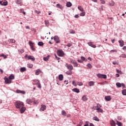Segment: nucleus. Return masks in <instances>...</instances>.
Here are the masks:
<instances>
[{
    "label": "nucleus",
    "mask_w": 126,
    "mask_h": 126,
    "mask_svg": "<svg viewBox=\"0 0 126 126\" xmlns=\"http://www.w3.org/2000/svg\"><path fill=\"white\" fill-rule=\"evenodd\" d=\"M15 106L18 109H20L21 108H22V107H24V103L21 101H16Z\"/></svg>",
    "instance_id": "f257e3e1"
},
{
    "label": "nucleus",
    "mask_w": 126,
    "mask_h": 126,
    "mask_svg": "<svg viewBox=\"0 0 126 126\" xmlns=\"http://www.w3.org/2000/svg\"><path fill=\"white\" fill-rule=\"evenodd\" d=\"M57 53L59 57H63L64 56V53H63V51L62 49L58 50L57 51Z\"/></svg>",
    "instance_id": "f03ea898"
},
{
    "label": "nucleus",
    "mask_w": 126,
    "mask_h": 126,
    "mask_svg": "<svg viewBox=\"0 0 126 126\" xmlns=\"http://www.w3.org/2000/svg\"><path fill=\"white\" fill-rule=\"evenodd\" d=\"M97 76L98 77V78H100L101 79H106V78H107V75L106 74L98 73L97 74Z\"/></svg>",
    "instance_id": "7ed1b4c3"
},
{
    "label": "nucleus",
    "mask_w": 126,
    "mask_h": 126,
    "mask_svg": "<svg viewBox=\"0 0 126 126\" xmlns=\"http://www.w3.org/2000/svg\"><path fill=\"white\" fill-rule=\"evenodd\" d=\"M54 40L55 41L56 44H59V43H61V40H60V38L58 35H56L54 37Z\"/></svg>",
    "instance_id": "20e7f679"
},
{
    "label": "nucleus",
    "mask_w": 126,
    "mask_h": 126,
    "mask_svg": "<svg viewBox=\"0 0 126 126\" xmlns=\"http://www.w3.org/2000/svg\"><path fill=\"white\" fill-rule=\"evenodd\" d=\"M65 66L67 67L68 69H69L70 70H72L73 69V66L71 64H68L67 63H66L65 64Z\"/></svg>",
    "instance_id": "39448f33"
},
{
    "label": "nucleus",
    "mask_w": 126,
    "mask_h": 126,
    "mask_svg": "<svg viewBox=\"0 0 126 126\" xmlns=\"http://www.w3.org/2000/svg\"><path fill=\"white\" fill-rule=\"evenodd\" d=\"M5 84H10L11 83V80H10L8 78H4Z\"/></svg>",
    "instance_id": "423d86ee"
},
{
    "label": "nucleus",
    "mask_w": 126,
    "mask_h": 126,
    "mask_svg": "<svg viewBox=\"0 0 126 126\" xmlns=\"http://www.w3.org/2000/svg\"><path fill=\"white\" fill-rule=\"evenodd\" d=\"M29 45H30L32 51H35V50H36V49L35 48H34V46H33V45H34V43H33L31 41H29Z\"/></svg>",
    "instance_id": "0eeeda50"
},
{
    "label": "nucleus",
    "mask_w": 126,
    "mask_h": 126,
    "mask_svg": "<svg viewBox=\"0 0 126 126\" xmlns=\"http://www.w3.org/2000/svg\"><path fill=\"white\" fill-rule=\"evenodd\" d=\"M116 86H117V87H118V88L122 87V86H123V88H125V87H126V85H124V83L121 84L120 83H117Z\"/></svg>",
    "instance_id": "6e6552de"
},
{
    "label": "nucleus",
    "mask_w": 126,
    "mask_h": 126,
    "mask_svg": "<svg viewBox=\"0 0 126 126\" xmlns=\"http://www.w3.org/2000/svg\"><path fill=\"white\" fill-rule=\"evenodd\" d=\"M41 107L39 109L40 112H44V111L47 109V106H46V105H41Z\"/></svg>",
    "instance_id": "1a4fd4ad"
},
{
    "label": "nucleus",
    "mask_w": 126,
    "mask_h": 126,
    "mask_svg": "<svg viewBox=\"0 0 126 126\" xmlns=\"http://www.w3.org/2000/svg\"><path fill=\"white\" fill-rule=\"evenodd\" d=\"M119 44H120V47H124L125 46V42L123 40H120L118 41Z\"/></svg>",
    "instance_id": "9d476101"
},
{
    "label": "nucleus",
    "mask_w": 126,
    "mask_h": 126,
    "mask_svg": "<svg viewBox=\"0 0 126 126\" xmlns=\"http://www.w3.org/2000/svg\"><path fill=\"white\" fill-rule=\"evenodd\" d=\"M28 60H31V61H32V62H34L35 61V58H34V56H31L29 55L28 57Z\"/></svg>",
    "instance_id": "9b49d317"
},
{
    "label": "nucleus",
    "mask_w": 126,
    "mask_h": 126,
    "mask_svg": "<svg viewBox=\"0 0 126 126\" xmlns=\"http://www.w3.org/2000/svg\"><path fill=\"white\" fill-rule=\"evenodd\" d=\"M88 45L92 47V48H96V45L95 44H93V42H88Z\"/></svg>",
    "instance_id": "f8f14e48"
},
{
    "label": "nucleus",
    "mask_w": 126,
    "mask_h": 126,
    "mask_svg": "<svg viewBox=\"0 0 126 126\" xmlns=\"http://www.w3.org/2000/svg\"><path fill=\"white\" fill-rule=\"evenodd\" d=\"M16 4H19L20 6H22V0H16L15 1Z\"/></svg>",
    "instance_id": "ddd939ff"
},
{
    "label": "nucleus",
    "mask_w": 126,
    "mask_h": 126,
    "mask_svg": "<svg viewBox=\"0 0 126 126\" xmlns=\"http://www.w3.org/2000/svg\"><path fill=\"white\" fill-rule=\"evenodd\" d=\"M16 93L20 94H25V91H21L19 90H17L16 91Z\"/></svg>",
    "instance_id": "4468645a"
},
{
    "label": "nucleus",
    "mask_w": 126,
    "mask_h": 126,
    "mask_svg": "<svg viewBox=\"0 0 126 126\" xmlns=\"http://www.w3.org/2000/svg\"><path fill=\"white\" fill-rule=\"evenodd\" d=\"M20 109L21 114H23V113H24L25 112V110H26V108L24 107V106L22 107Z\"/></svg>",
    "instance_id": "2eb2a0df"
},
{
    "label": "nucleus",
    "mask_w": 126,
    "mask_h": 126,
    "mask_svg": "<svg viewBox=\"0 0 126 126\" xmlns=\"http://www.w3.org/2000/svg\"><path fill=\"white\" fill-rule=\"evenodd\" d=\"M58 78L60 81H62L63 80V74H60L58 76Z\"/></svg>",
    "instance_id": "dca6fc26"
},
{
    "label": "nucleus",
    "mask_w": 126,
    "mask_h": 126,
    "mask_svg": "<svg viewBox=\"0 0 126 126\" xmlns=\"http://www.w3.org/2000/svg\"><path fill=\"white\" fill-rule=\"evenodd\" d=\"M73 92H75L76 93H79L80 92V91H79V89L77 88H74L72 90Z\"/></svg>",
    "instance_id": "f3484780"
},
{
    "label": "nucleus",
    "mask_w": 126,
    "mask_h": 126,
    "mask_svg": "<svg viewBox=\"0 0 126 126\" xmlns=\"http://www.w3.org/2000/svg\"><path fill=\"white\" fill-rule=\"evenodd\" d=\"M20 71L21 72H24V71H26V67H21L20 69Z\"/></svg>",
    "instance_id": "a211bd4d"
},
{
    "label": "nucleus",
    "mask_w": 126,
    "mask_h": 126,
    "mask_svg": "<svg viewBox=\"0 0 126 126\" xmlns=\"http://www.w3.org/2000/svg\"><path fill=\"white\" fill-rule=\"evenodd\" d=\"M73 65L74 67H78V63H77L76 61H74V63H73Z\"/></svg>",
    "instance_id": "6ab92c4d"
},
{
    "label": "nucleus",
    "mask_w": 126,
    "mask_h": 126,
    "mask_svg": "<svg viewBox=\"0 0 126 126\" xmlns=\"http://www.w3.org/2000/svg\"><path fill=\"white\" fill-rule=\"evenodd\" d=\"M56 7L57 8H60V9H63V5H61L60 3L56 4Z\"/></svg>",
    "instance_id": "aec40b11"
},
{
    "label": "nucleus",
    "mask_w": 126,
    "mask_h": 126,
    "mask_svg": "<svg viewBox=\"0 0 126 126\" xmlns=\"http://www.w3.org/2000/svg\"><path fill=\"white\" fill-rule=\"evenodd\" d=\"M26 103L27 104L30 105L32 103V100H31L30 98H28L26 100Z\"/></svg>",
    "instance_id": "412c9836"
},
{
    "label": "nucleus",
    "mask_w": 126,
    "mask_h": 126,
    "mask_svg": "<svg viewBox=\"0 0 126 126\" xmlns=\"http://www.w3.org/2000/svg\"><path fill=\"white\" fill-rule=\"evenodd\" d=\"M105 99L106 101H111V96H105Z\"/></svg>",
    "instance_id": "4be33fe9"
},
{
    "label": "nucleus",
    "mask_w": 126,
    "mask_h": 126,
    "mask_svg": "<svg viewBox=\"0 0 126 126\" xmlns=\"http://www.w3.org/2000/svg\"><path fill=\"white\" fill-rule=\"evenodd\" d=\"M98 113H103V110L101 108L97 106V108L96 109Z\"/></svg>",
    "instance_id": "5701e85b"
},
{
    "label": "nucleus",
    "mask_w": 126,
    "mask_h": 126,
    "mask_svg": "<svg viewBox=\"0 0 126 126\" xmlns=\"http://www.w3.org/2000/svg\"><path fill=\"white\" fill-rule=\"evenodd\" d=\"M40 72H41V70L40 69H38L35 71V75H39L40 74Z\"/></svg>",
    "instance_id": "b1692460"
},
{
    "label": "nucleus",
    "mask_w": 126,
    "mask_h": 126,
    "mask_svg": "<svg viewBox=\"0 0 126 126\" xmlns=\"http://www.w3.org/2000/svg\"><path fill=\"white\" fill-rule=\"evenodd\" d=\"M72 5V4L70 2H67L66 4L67 7H70Z\"/></svg>",
    "instance_id": "393cba45"
},
{
    "label": "nucleus",
    "mask_w": 126,
    "mask_h": 126,
    "mask_svg": "<svg viewBox=\"0 0 126 126\" xmlns=\"http://www.w3.org/2000/svg\"><path fill=\"white\" fill-rule=\"evenodd\" d=\"M8 42H9V43H12V44H15L16 41L14 39H9Z\"/></svg>",
    "instance_id": "a878e982"
},
{
    "label": "nucleus",
    "mask_w": 126,
    "mask_h": 126,
    "mask_svg": "<svg viewBox=\"0 0 126 126\" xmlns=\"http://www.w3.org/2000/svg\"><path fill=\"white\" fill-rule=\"evenodd\" d=\"M93 120L94 121H95V122H100V119H99V118H98V117H97V116L94 117L93 118Z\"/></svg>",
    "instance_id": "bb28decb"
},
{
    "label": "nucleus",
    "mask_w": 126,
    "mask_h": 126,
    "mask_svg": "<svg viewBox=\"0 0 126 126\" xmlns=\"http://www.w3.org/2000/svg\"><path fill=\"white\" fill-rule=\"evenodd\" d=\"M82 99L83 101H87V100H88V98H87V97L86 96V95L83 96L82 97Z\"/></svg>",
    "instance_id": "cd10ccee"
},
{
    "label": "nucleus",
    "mask_w": 126,
    "mask_h": 126,
    "mask_svg": "<svg viewBox=\"0 0 126 126\" xmlns=\"http://www.w3.org/2000/svg\"><path fill=\"white\" fill-rule=\"evenodd\" d=\"M9 79L10 80H12V79H14V75L11 74L9 76Z\"/></svg>",
    "instance_id": "c85d7f7f"
},
{
    "label": "nucleus",
    "mask_w": 126,
    "mask_h": 126,
    "mask_svg": "<svg viewBox=\"0 0 126 126\" xmlns=\"http://www.w3.org/2000/svg\"><path fill=\"white\" fill-rule=\"evenodd\" d=\"M78 9H79V10H80V11H82V12H83V11H84V9H83V7H81V6H79L78 7Z\"/></svg>",
    "instance_id": "c756f323"
},
{
    "label": "nucleus",
    "mask_w": 126,
    "mask_h": 126,
    "mask_svg": "<svg viewBox=\"0 0 126 126\" xmlns=\"http://www.w3.org/2000/svg\"><path fill=\"white\" fill-rule=\"evenodd\" d=\"M62 116H64V117L66 116V112L64 110H62Z\"/></svg>",
    "instance_id": "7c9ffc66"
},
{
    "label": "nucleus",
    "mask_w": 126,
    "mask_h": 126,
    "mask_svg": "<svg viewBox=\"0 0 126 126\" xmlns=\"http://www.w3.org/2000/svg\"><path fill=\"white\" fill-rule=\"evenodd\" d=\"M38 45L42 47V46H44V43L42 41H39L38 42Z\"/></svg>",
    "instance_id": "2f4dec72"
},
{
    "label": "nucleus",
    "mask_w": 126,
    "mask_h": 126,
    "mask_svg": "<svg viewBox=\"0 0 126 126\" xmlns=\"http://www.w3.org/2000/svg\"><path fill=\"white\" fill-rule=\"evenodd\" d=\"M89 85L90 86H94V82H93V81L89 82Z\"/></svg>",
    "instance_id": "473e14b6"
},
{
    "label": "nucleus",
    "mask_w": 126,
    "mask_h": 126,
    "mask_svg": "<svg viewBox=\"0 0 126 126\" xmlns=\"http://www.w3.org/2000/svg\"><path fill=\"white\" fill-rule=\"evenodd\" d=\"M116 124L117 125V126H123V124L120 122H119L118 121H117V123Z\"/></svg>",
    "instance_id": "72a5a7b5"
},
{
    "label": "nucleus",
    "mask_w": 126,
    "mask_h": 126,
    "mask_svg": "<svg viewBox=\"0 0 126 126\" xmlns=\"http://www.w3.org/2000/svg\"><path fill=\"white\" fill-rule=\"evenodd\" d=\"M81 59L82 61H84L85 62H87V59L85 58V57L82 56L81 57Z\"/></svg>",
    "instance_id": "f704fd0d"
},
{
    "label": "nucleus",
    "mask_w": 126,
    "mask_h": 126,
    "mask_svg": "<svg viewBox=\"0 0 126 126\" xmlns=\"http://www.w3.org/2000/svg\"><path fill=\"white\" fill-rule=\"evenodd\" d=\"M66 74L67 75H71V74H72V72L71 71H66Z\"/></svg>",
    "instance_id": "c9c22d12"
},
{
    "label": "nucleus",
    "mask_w": 126,
    "mask_h": 126,
    "mask_svg": "<svg viewBox=\"0 0 126 126\" xmlns=\"http://www.w3.org/2000/svg\"><path fill=\"white\" fill-rule=\"evenodd\" d=\"M1 5H3L4 6H6V5H7V1H6L5 2H3L2 4H1Z\"/></svg>",
    "instance_id": "e433bc0d"
},
{
    "label": "nucleus",
    "mask_w": 126,
    "mask_h": 126,
    "mask_svg": "<svg viewBox=\"0 0 126 126\" xmlns=\"http://www.w3.org/2000/svg\"><path fill=\"white\" fill-rule=\"evenodd\" d=\"M36 85H37V87L38 88H41V84H40V83L39 82V81H38V82L36 83Z\"/></svg>",
    "instance_id": "4c0bfd02"
},
{
    "label": "nucleus",
    "mask_w": 126,
    "mask_h": 126,
    "mask_svg": "<svg viewBox=\"0 0 126 126\" xmlns=\"http://www.w3.org/2000/svg\"><path fill=\"white\" fill-rule=\"evenodd\" d=\"M44 22L46 26H49V21L46 20Z\"/></svg>",
    "instance_id": "58836bf2"
},
{
    "label": "nucleus",
    "mask_w": 126,
    "mask_h": 126,
    "mask_svg": "<svg viewBox=\"0 0 126 126\" xmlns=\"http://www.w3.org/2000/svg\"><path fill=\"white\" fill-rule=\"evenodd\" d=\"M28 67H29V68H32V67H33V64H28Z\"/></svg>",
    "instance_id": "ea45409f"
},
{
    "label": "nucleus",
    "mask_w": 126,
    "mask_h": 126,
    "mask_svg": "<svg viewBox=\"0 0 126 126\" xmlns=\"http://www.w3.org/2000/svg\"><path fill=\"white\" fill-rule=\"evenodd\" d=\"M122 94L123 95H126V90H123L122 91Z\"/></svg>",
    "instance_id": "a19ab883"
},
{
    "label": "nucleus",
    "mask_w": 126,
    "mask_h": 126,
    "mask_svg": "<svg viewBox=\"0 0 126 126\" xmlns=\"http://www.w3.org/2000/svg\"><path fill=\"white\" fill-rule=\"evenodd\" d=\"M120 57L121 58H126V54H122L121 55Z\"/></svg>",
    "instance_id": "79ce46f5"
},
{
    "label": "nucleus",
    "mask_w": 126,
    "mask_h": 126,
    "mask_svg": "<svg viewBox=\"0 0 126 126\" xmlns=\"http://www.w3.org/2000/svg\"><path fill=\"white\" fill-rule=\"evenodd\" d=\"M80 16H84L85 15V12L83 11L80 14Z\"/></svg>",
    "instance_id": "37998d69"
},
{
    "label": "nucleus",
    "mask_w": 126,
    "mask_h": 126,
    "mask_svg": "<svg viewBox=\"0 0 126 126\" xmlns=\"http://www.w3.org/2000/svg\"><path fill=\"white\" fill-rule=\"evenodd\" d=\"M19 53L21 55V54H23V53H24V51L23 49L19 50Z\"/></svg>",
    "instance_id": "c03bdc74"
},
{
    "label": "nucleus",
    "mask_w": 126,
    "mask_h": 126,
    "mask_svg": "<svg viewBox=\"0 0 126 126\" xmlns=\"http://www.w3.org/2000/svg\"><path fill=\"white\" fill-rule=\"evenodd\" d=\"M87 66L88 67H89V68H91L92 67V65L89 63L87 64Z\"/></svg>",
    "instance_id": "a18cd8bd"
},
{
    "label": "nucleus",
    "mask_w": 126,
    "mask_h": 126,
    "mask_svg": "<svg viewBox=\"0 0 126 126\" xmlns=\"http://www.w3.org/2000/svg\"><path fill=\"white\" fill-rule=\"evenodd\" d=\"M111 126H116V124L115 123V122L111 121Z\"/></svg>",
    "instance_id": "49530a36"
},
{
    "label": "nucleus",
    "mask_w": 126,
    "mask_h": 126,
    "mask_svg": "<svg viewBox=\"0 0 126 126\" xmlns=\"http://www.w3.org/2000/svg\"><path fill=\"white\" fill-rule=\"evenodd\" d=\"M49 60V58L48 57H44L43 58V61H45V62H47V61Z\"/></svg>",
    "instance_id": "de8ad7c7"
},
{
    "label": "nucleus",
    "mask_w": 126,
    "mask_h": 126,
    "mask_svg": "<svg viewBox=\"0 0 126 126\" xmlns=\"http://www.w3.org/2000/svg\"><path fill=\"white\" fill-rule=\"evenodd\" d=\"M101 1V3H102V4H105V3H106V2H105V0H99Z\"/></svg>",
    "instance_id": "09e8293b"
},
{
    "label": "nucleus",
    "mask_w": 126,
    "mask_h": 126,
    "mask_svg": "<svg viewBox=\"0 0 126 126\" xmlns=\"http://www.w3.org/2000/svg\"><path fill=\"white\" fill-rule=\"evenodd\" d=\"M54 55H55V57L56 59L57 60V61H59V60L61 59L60 58L58 57V56H57V55H56V54H55Z\"/></svg>",
    "instance_id": "8fccbe9b"
},
{
    "label": "nucleus",
    "mask_w": 126,
    "mask_h": 126,
    "mask_svg": "<svg viewBox=\"0 0 126 126\" xmlns=\"http://www.w3.org/2000/svg\"><path fill=\"white\" fill-rule=\"evenodd\" d=\"M71 46H72V44L70 43H67V44L66 45L67 47H71Z\"/></svg>",
    "instance_id": "3c124183"
},
{
    "label": "nucleus",
    "mask_w": 126,
    "mask_h": 126,
    "mask_svg": "<svg viewBox=\"0 0 126 126\" xmlns=\"http://www.w3.org/2000/svg\"><path fill=\"white\" fill-rule=\"evenodd\" d=\"M77 84L79 85V86H82V85H83V84L81 82H78Z\"/></svg>",
    "instance_id": "603ef678"
},
{
    "label": "nucleus",
    "mask_w": 126,
    "mask_h": 126,
    "mask_svg": "<svg viewBox=\"0 0 126 126\" xmlns=\"http://www.w3.org/2000/svg\"><path fill=\"white\" fill-rule=\"evenodd\" d=\"M70 34H74V33H75V31H74L73 30H71L70 31Z\"/></svg>",
    "instance_id": "864d4df0"
},
{
    "label": "nucleus",
    "mask_w": 126,
    "mask_h": 126,
    "mask_svg": "<svg viewBox=\"0 0 126 126\" xmlns=\"http://www.w3.org/2000/svg\"><path fill=\"white\" fill-rule=\"evenodd\" d=\"M75 60H73L72 59H70V63H72V64L74 62Z\"/></svg>",
    "instance_id": "5fc2aeb1"
},
{
    "label": "nucleus",
    "mask_w": 126,
    "mask_h": 126,
    "mask_svg": "<svg viewBox=\"0 0 126 126\" xmlns=\"http://www.w3.org/2000/svg\"><path fill=\"white\" fill-rule=\"evenodd\" d=\"M35 12L37 13V14H39V13H41V11H37V10H35Z\"/></svg>",
    "instance_id": "6e6d98bb"
},
{
    "label": "nucleus",
    "mask_w": 126,
    "mask_h": 126,
    "mask_svg": "<svg viewBox=\"0 0 126 126\" xmlns=\"http://www.w3.org/2000/svg\"><path fill=\"white\" fill-rule=\"evenodd\" d=\"M77 62L78 63H83V61H82V60H78Z\"/></svg>",
    "instance_id": "4d7b16f0"
},
{
    "label": "nucleus",
    "mask_w": 126,
    "mask_h": 126,
    "mask_svg": "<svg viewBox=\"0 0 126 126\" xmlns=\"http://www.w3.org/2000/svg\"><path fill=\"white\" fill-rule=\"evenodd\" d=\"M82 124H83L82 122H80L79 124H78L77 126H82Z\"/></svg>",
    "instance_id": "13d9d810"
},
{
    "label": "nucleus",
    "mask_w": 126,
    "mask_h": 126,
    "mask_svg": "<svg viewBox=\"0 0 126 126\" xmlns=\"http://www.w3.org/2000/svg\"><path fill=\"white\" fill-rule=\"evenodd\" d=\"M75 18H78L79 17V16L78 14H76L74 16Z\"/></svg>",
    "instance_id": "bf43d9fd"
},
{
    "label": "nucleus",
    "mask_w": 126,
    "mask_h": 126,
    "mask_svg": "<svg viewBox=\"0 0 126 126\" xmlns=\"http://www.w3.org/2000/svg\"><path fill=\"white\" fill-rule=\"evenodd\" d=\"M115 5V2L113 1H111V5L113 6Z\"/></svg>",
    "instance_id": "052dcab7"
},
{
    "label": "nucleus",
    "mask_w": 126,
    "mask_h": 126,
    "mask_svg": "<svg viewBox=\"0 0 126 126\" xmlns=\"http://www.w3.org/2000/svg\"><path fill=\"white\" fill-rule=\"evenodd\" d=\"M111 52H115V53H117L118 51L115 50H111Z\"/></svg>",
    "instance_id": "680f3d73"
},
{
    "label": "nucleus",
    "mask_w": 126,
    "mask_h": 126,
    "mask_svg": "<svg viewBox=\"0 0 126 126\" xmlns=\"http://www.w3.org/2000/svg\"><path fill=\"white\" fill-rule=\"evenodd\" d=\"M122 50H124V51H126V46H124L123 48H122Z\"/></svg>",
    "instance_id": "e2e57ef3"
},
{
    "label": "nucleus",
    "mask_w": 126,
    "mask_h": 126,
    "mask_svg": "<svg viewBox=\"0 0 126 126\" xmlns=\"http://www.w3.org/2000/svg\"><path fill=\"white\" fill-rule=\"evenodd\" d=\"M20 11H21V12H23V11H24V9H23V8H22V9H20Z\"/></svg>",
    "instance_id": "0e129e2a"
},
{
    "label": "nucleus",
    "mask_w": 126,
    "mask_h": 126,
    "mask_svg": "<svg viewBox=\"0 0 126 126\" xmlns=\"http://www.w3.org/2000/svg\"><path fill=\"white\" fill-rule=\"evenodd\" d=\"M88 60H89V61H92V59L90 58V57L88 58Z\"/></svg>",
    "instance_id": "69168bd1"
},
{
    "label": "nucleus",
    "mask_w": 126,
    "mask_h": 126,
    "mask_svg": "<svg viewBox=\"0 0 126 126\" xmlns=\"http://www.w3.org/2000/svg\"><path fill=\"white\" fill-rule=\"evenodd\" d=\"M0 71L1 73H3V70L0 68Z\"/></svg>",
    "instance_id": "338daca9"
},
{
    "label": "nucleus",
    "mask_w": 126,
    "mask_h": 126,
    "mask_svg": "<svg viewBox=\"0 0 126 126\" xmlns=\"http://www.w3.org/2000/svg\"><path fill=\"white\" fill-rule=\"evenodd\" d=\"M90 126H94V125L92 123L90 124Z\"/></svg>",
    "instance_id": "774afa93"
}]
</instances>
